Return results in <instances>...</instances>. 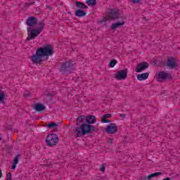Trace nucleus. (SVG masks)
<instances>
[{
  "mask_svg": "<svg viewBox=\"0 0 180 180\" xmlns=\"http://www.w3.org/2000/svg\"><path fill=\"white\" fill-rule=\"evenodd\" d=\"M34 109L37 110V112H41V110H44L45 107L43 104L37 103L34 105Z\"/></svg>",
  "mask_w": 180,
  "mask_h": 180,
  "instance_id": "2eb2a0df",
  "label": "nucleus"
},
{
  "mask_svg": "<svg viewBox=\"0 0 180 180\" xmlns=\"http://www.w3.org/2000/svg\"><path fill=\"white\" fill-rule=\"evenodd\" d=\"M37 24V18L36 17H29L26 20V25L27 26L33 27Z\"/></svg>",
  "mask_w": 180,
  "mask_h": 180,
  "instance_id": "9d476101",
  "label": "nucleus"
},
{
  "mask_svg": "<svg viewBox=\"0 0 180 180\" xmlns=\"http://www.w3.org/2000/svg\"><path fill=\"white\" fill-rule=\"evenodd\" d=\"M108 18L110 19H119L120 18V13H119V10H111L110 13L108 15Z\"/></svg>",
  "mask_w": 180,
  "mask_h": 180,
  "instance_id": "1a4fd4ad",
  "label": "nucleus"
},
{
  "mask_svg": "<svg viewBox=\"0 0 180 180\" xmlns=\"http://www.w3.org/2000/svg\"><path fill=\"white\" fill-rule=\"evenodd\" d=\"M74 65H75V62L72 60L66 61L61 64L60 71L62 74H71L74 71Z\"/></svg>",
  "mask_w": 180,
  "mask_h": 180,
  "instance_id": "20e7f679",
  "label": "nucleus"
},
{
  "mask_svg": "<svg viewBox=\"0 0 180 180\" xmlns=\"http://www.w3.org/2000/svg\"><path fill=\"white\" fill-rule=\"evenodd\" d=\"M54 54V49L51 45H46L45 46L37 49L35 54L32 55L30 58L32 64H39L41 65L43 63V57H49Z\"/></svg>",
  "mask_w": 180,
  "mask_h": 180,
  "instance_id": "f257e3e1",
  "label": "nucleus"
},
{
  "mask_svg": "<svg viewBox=\"0 0 180 180\" xmlns=\"http://www.w3.org/2000/svg\"><path fill=\"white\" fill-rule=\"evenodd\" d=\"M91 131H95V127L89 124H84L81 127L76 128L75 129V136L82 137Z\"/></svg>",
  "mask_w": 180,
  "mask_h": 180,
  "instance_id": "f03ea898",
  "label": "nucleus"
},
{
  "mask_svg": "<svg viewBox=\"0 0 180 180\" xmlns=\"http://www.w3.org/2000/svg\"><path fill=\"white\" fill-rule=\"evenodd\" d=\"M169 78H171V74L163 72V71L160 72L157 76V79L160 82H162V81L165 79H169Z\"/></svg>",
  "mask_w": 180,
  "mask_h": 180,
  "instance_id": "6e6552de",
  "label": "nucleus"
},
{
  "mask_svg": "<svg viewBox=\"0 0 180 180\" xmlns=\"http://www.w3.org/2000/svg\"><path fill=\"white\" fill-rule=\"evenodd\" d=\"M76 6L77 8H79L80 9H86L88 6L85 5V4L81 1H76Z\"/></svg>",
  "mask_w": 180,
  "mask_h": 180,
  "instance_id": "aec40b11",
  "label": "nucleus"
},
{
  "mask_svg": "<svg viewBox=\"0 0 180 180\" xmlns=\"http://www.w3.org/2000/svg\"><path fill=\"white\" fill-rule=\"evenodd\" d=\"M58 127V124L55 122H50L47 124L48 129H56V127Z\"/></svg>",
  "mask_w": 180,
  "mask_h": 180,
  "instance_id": "412c9836",
  "label": "nucleus"
},
{
  "mask_svg": "<svg viewBox=\"0 0 180 180\" xmlns=\"http://www.w3.org/2000/svg\"><path fill=\"white\" fill-rule=\"evenodd\" d=\"M96 4V0H87V4L89 6H94Z\"/></svg>",
  "mask_w": 180,
  "mask_h": 180,
  "instance_id": "5701e85b",
  "label": "nucleus"
},
{
  "mask_svg": "<svg viewBox=\"0 0 180 180\" xmlns=\"http://www.w3.org/2000/svg\"><path fill=\"white\" fill-rule=\"evenodd\" d=\"M118 129L119 128L116 124L111 123L107 126L105 132L108 133V134H115V133H117Z\"/></svg>",
  "mask_w": 180,
  "mask_h": 180,
  "instance_id": "423d86ee",
  "label": "nucleus"
},
{
  "mask_svg": "<svg viewBox=\"0 0 180 180\" xmlns=\"http://www.w3.org/2000/svg\"><path fill=\"white\" fill-rule=\"evenodd\" d=\"M147 68H148V63L143 62L136 66V72H141V71L147 70Z\"/></svg>",
  "mask_w": 180,
  "mask_h": 180,
  "instance_id": "9b49d317",
  "label": "nucleus"
},
{
  "mask_svg": "<svg viewBox=\"0 0 180 180\" xmlns=\"http://www.w3.org/2000/svg\"><path fill=\"white\" fill-rule=\"evenodd\" d=\"M105 165H102L101 167L100 168V171H101V172H105Z\"/></svg>",
  "mask_w": 180,
  "mask_h": 180,
  "instance_id": "c85d7f7f",
  "label": "nucleus"
},
{
  "mask_svg": "<svg viewBox=\"0 0 180 180\" xmlns=\"http://www.w3.org/2000/svg\"><path fill=\"white\" fill-rule=\"evenodd\" d=\"M127 78V69L121 70L117 72L115 75V79H118V81H122V79H125Z\"/></svg>",
  "mask_w": 180,
  "mask_h": 180,
  "instance_id": "0eeeda50",
  "label": "nucleus"
},
{
  "mask_svg": "<svg viewBox=\"0 0 180 180\" xmlns=\"http://www.w3.org/2000/svg\"><path fill=\"white\" fill-rule=\"evenodd\" d=\"M116 64H117V60H116L115 59L111 60L110 62V67L111 68H113V67H115L116 65Z\"/></svg>",
  "mask_w": 180,
  "mask_h": 180,
  "instance_id": "4be33fe9",
  "label": "nucleus"
},
{
  "mask_svg": "<svg viewBox=\"0 0 180 180\" xmlns=\"http://www.w3.org/2000/svg\"><path fill=\"white\" fill-rule=\"evenodd\" d=\"M167 66L169 68H172V70H174V68L176 67V61L175 60V58H169L167 62Z\"/></svg>",
  "mask_w": 180,
  "mask_h": 180,
  "instance_id": "f8f14e48",
  "label": "nucleus"
},
{
  "mask_svg": "<svg viewBox=\"0 0 180 180\" xmlns=\"http://www.w3.org/2000/svg\"><path fill=\"white\" fill-rule=\"evenodd\" d=\"M6 101V96H5V92L0 90V103H4Z\"/></svg>",
  "mask_w": 180,
  "mask_h": 180,
  "instance_id": "6ab92c4d",
  "label": "nucleus"
},
{
  "mask_svg": "<svg viewBox=\"0 0 180 180\" xmlns=\"http://www.w3.org/2000/svg\"><path fill=\"white\" fill-rule=\"evenodd\" d=\"M75 16H77L78 18H82V16H85V15H86V13L80 9H77L75 11Z\"/></svg>",
  "mask_w": 180,
  "mask_h": 180,
  "instance_id": "f3484780",
  "label": "nucleus"
},
{
  "mask_svg": "<svg viewBox=\"0 0 180 180\" xmlns=\"http://www.w3.org/2000/svg\"><path fill=\"white\" fill-rule=\"evenodd\" d=\"M163 180H171V179H169V178H166V179H163Z\"/></svg>",
  "mask_w": 180,
  "mask_h": 180,
  "instance_id": "f704fd0d",
  "label": "nucleus"
},
{
  "mask_svg": "<svg viewBox=\"0 0 180 180\" xmlns=\"http://www.w3.org/2000/svg\"><path fill=\"white\" fill-rule=\"evenodd\" d=\"M38 25V27L36 29H33L32 27L27 28V30H30L27 37V40L28 41L33 40V39H36V37H37V36H39V34L43 32V29H44V22L41 21L39 22Z\"/></svg>",
  "mask_w": 180,
  "mask_h": 180,
  "instance_id": "7ed1b4c3",
  "label": "nucleus"
},
{
  "mask_svg": "<svg viewBox=\"0 0 180 180\" xmlns=\"http://www.w3.org/2000/svg\"><path fill=\"white\" fill-rule=\"evenodd\" d=\"M101 122H102L103 123H110V120H107L106 118L102 117V118H101Z\"/></svg>",
  "mask_w": 180,
  "mask_h": 180,
  "instance_id": "a878e982",
  "label": "nucleus"
},
{
  "mask_svg": "<svg viewBox=\"0 0 180 180\" xmlns=\"http://www.w3.org/2000/svg\"><path fill=\"white\" fill-rule=\"evenodd\" d=\"M6 180H12V173L8 172L7 174V176L6 178Z\"/></svg>",
  "mask_w": 180,
  "mask_h": 180,
  "instance_id": "bb28decb",
  "label": "nucleus"
},
{
  "mask_svg": "<svg viewBox=\"0 0 180 180\" xmlns=\"http://www.w3.org/2000/svg\"><path fill=\"white\" fill-rule=\"evenodd\" d=\"M96 122V118L94 115H89L86 117V123L92 124Z\"/></svg>",
  "mask_w": 180,
  "mask_h": 180,
  "instance_id": "4468645a",
  "label": "nucleus"
},
{
  "mask_svg": "<svg viewBox=\"0 0 180 180\" xmlns=\"http://www.w3.org/2000/svg\"><path fill=\"white\" fill-rule=\"evenodd\" d=\"M103 117H104V119L110 118L112 117V114H105L103 116Z\"/></svg>",
  "mask_w": 180,
  "mask_h": 180,
  "instance_id": "cd10ccee",
  "label": "nucleus"
},
{
  "mask_svg": "<svg viewBox=\"0 0 180 180\" xmlns=\"http://www.w3.org/2000/svg\"><path fill=\"white\" fill-rule=\"evenodd\" d=\"M131 2H133L134 4H137V2H140V0H131Z\"/></svg>",
  "mask_w": 180,
  "mask_h": 180,
  "instance_id": "473e14b6",
  "label": "nucleus"
},
{
  "mask_svg": "<svg viewBox=\"0 0 180 180\" xmlns=\"http://www.w3.org/2000/svg\"><path fill=\"white\" fill-rule=\"evenodd\" d=\"M19 162V155H17L14 158L13 164H15L18 165V163Z\"/></svg>",
  "mask_w": 180,
  "mask_h": 180,
  "instance_id": "393cba45",
  "label": "nucleus"
},
{
  "mask_svg": "<svg viewBox=\"0 0 180 180\" xmlns=\"http://www.w3.org/2000/svg\"><path fill=\"white\" fill-rule=\"evenodd\" d=\"M23 96H24V98H30V92L27 90H25L24 91Z\"/></svg>",
  "mask_w": 180,
  "mask_h": 180,
  "instance_id": "b1692460",
  "label": "nucleus"
},
{
  "mask_svg": "<svg viewBox=\"0 0 180 180\" xmlns=\"http://www.w3.org/2000/svg\"><path fill=\"white\" fill-rule=\"evenodd\" d=\"M58 141H60V139H58L57 134H49L46 138V143L49 147L56 146Z\"/></svg>",
  "mask_w": 180,
  "mask_h": 180,
  "instance_id": "39448f33",
  "label": "nucleus"
},
{
  "mask_svg": "<svg viewBox=\"0 0 180 180\" xmlns=\"http://www.w3.org/2000/svg\"><path fill=\"white\" fill-rule=\"evenodd\" d=\"M26 5H27V6H30L32 5H34V1L27 3Z\"/></svg>",
  "mask_w": 180,
  "mask_h": 180,
  "instance_id": "c756f323",
  "label": "nucleus"
},
{
  "mask_svg": "<svg viewBox=\"0 0 180 180\" xmlns=\"http://www.w3.org/2000/svg\"><path fill=\"white\" fill-rule=\"evenodd\" d=\"M16 165H17L16 164L13 163V164H12V166H11V169H15Z\"/></svg>",
  "mask_w": 180,
  "mask_h": 180,
  "instance_id": "7c9ffc66",
  "label": "nucleus"
},
{
  "mask_svg": "<svg viewBox=\"0 0 180 180\" xmlns=\"http://www.w3.org/2000/svg\"><path fill=\"white\" fill-rule=\"evenodd\" d=\"M2 178V170L0 169V179Z\"/></svg>",
  "mask_w": 180,
  "mask_h": 180,
  "instance_id": "72a5a7b5",
  "label": "nucleus"
},
{
  "mask_svg": "<svg viewBox=\"0 0 180 180\" xmlns=\"http://www.w3.org/2000/svg\"><path fill=\"white\" fill-rule=\"evenodd\" d=\"M86 124V120L85 116L81 115L77 118V124H78V126H80L81 127L82 124Z\"/></svg>",
  "mask_w": 180,
  "mask_h": 180,
  "instance_id": "ddd939ff",
  "label": "nucleus"
},
{
  "mask_svg": "<svg viewBox=\"0 0 180 180\" xmlns=\"http://www.w3.org/2000/svg\"><path fill=\"white\" fill-rule=\"evenodd\" d=\"M148 75H149L148 72L138 75L137 79H139V81H143L144 79H147L148 78Z\"/></svg>",
  "mask_w": 180,
  "mask_h": 180,
  "instance_id": "dca6fc26",
  "label": "nucleus"
},
{
  "mask_svg": "<svg viewBox=\"0 0 180 180\" xmlns=\"http://www.w3.org/2000/svg\"><path fill=\"white\" fill-rule=\"evenodd\" d=\"M120 117L122 119H124V117H126V115H125V114H120Z\"/></svg>",
  "mask_w": 180,
  "mask_h": 180,
  "instance_id": "2f4dec72",
  "label": "nucleus"
},
{
  "mask_svg": "<svg viewBox=\"0 0 180 180\" xmlns=\"http://www.w3.org/2000/svg\"><path fill=\"white\" fill-rule=\"evenodd\" d=\"M1 140H2V137H1V135H0V141H1Z\"/></svg>",
  "mask_w": 180,
  "mask_h": 180,
  "instance_id": "c9c22d12",
  "label": "nucleus"
},
{
  "mask_svg": "<svg viewBox=\"0 0 180 180\" xmlns=\"http://www.w3.org/2000/svg\"><path fill=\"white\" fill-rule=\"evenodd\" d=\"M123 25H124V21H118L117 22L112 25L111 30H115V29L120 27V26H123Z\"/></svg>",
  "mask_w": 180,
  "mask_h": 180,
  "instance_id": "a211bd4d",
  "label": "nucleus"
}]
</instances>
